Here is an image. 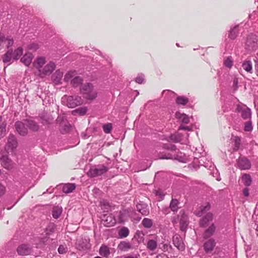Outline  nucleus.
<instances>
[{
    "instance_id": "nucleus-1",
    "label": "nucleus",
    "mask_w": 258,
    "mask_h": 258,
    "mask_svg": "<svg viewBox=\"0 0 258 258\" xmlns=\"http://www.w3.org/2000/svg\"><path fill=\"white\" fill-rule=\"evenodd\" d=\"M62 103L69 108H75L83 103L82 98L77 95H64L61 98Z\"/></svg>"
},
{
    "instance_id": "nucleus-2",
    "label": "nucleus",
    "mask_w": 258,
    "mask_h": 258,
    "mask_svg": "<svg viewBox=\"0 0 258 258\" xmlns=\"http://www.w3.org/2000/svg\"><path fill=\"white\" fill-rule=\"evenodd\" d=\"M80 91L84 97L88 100H94L97 96V93L94 89L93 85L90 83L82 85Z\"/></svg>"
},
{
    "instance_id": "nucleus-3",
    "label": "nucleus",
    "mask_w": 258,
    "mask_h": 258,
    "mask_svg": "<svg viewBox=\"0 0 258 258\" xmlns=\"http://www.w3.org/2000/svg\"><path fill=\"white\" fill-rule=\"evenodd\" d=\"M107 171L108 168L106 166L100 165L91 167L88 171L87 174L91 177H94L101 175Z\"/></svg>"
},
{
    "instance_id": "nucleus-4",
    "label": "nucleus",
    "mask_w": 258,
    "mask_h": 258,
    "mask_svg": "<svg viewBox=\"0 0 258 258\" xmlns=\"http://www.w3.org/2000/svg\"><path fill=\"white\" fill-rule=\"evenodd\" d=\"M56 121L59 124L60 131L62 134L69 132L71 128V126L64 115L58 116Z\"/></svg>"
},
{
    "instance_id": "nucleus-5",
    "label": "nucleus",
    "mask_w": 258,
    "mask_h": 258,
    "mask_svg": "<svg viewBox=\"0 0 258 258\" xmlns=\"http://www.w3.org/2000/svg\"><path fill=\"white\" fill-rule=\"evenodd\" d=\"M235 110L236 112L241 114V116L243 119H247L251 118V110L245 105L242 103L237 104Z\"/></svg>"
},
{
    "instance_id": "nucleus-6",
    "label": "nucleus",
    "mask_w": 258,
    "mask_h": 258,
    "mask_svg": "<svg viewBox=\"0 0 258 258\" xmlns=\"http://www.w3.org/2000/svg\"><path fill=\"white\" fill-rule=\"evenodd\" d=\"M1 165L7 170L12 169L15 165V163L8 155H3L0 158Z\"/></svg>"
},
{
    "instance_id": "nucleus-7",
    "label": "nucleus",
    "mask_w": 258,
    "mask_h": 258,
    "mask_svg": "<svg viewBox=\"0 0 258 258\" xmlns=\"http://www.w3.org/2000/svg\"><path fill=\"white\" fill-rule=\"evenodd\" d=\"M17 146L18 142L16 137L12 134L10 135L8 138L7 142L6 145V150L7 152L9 150L12 151L16 149Z\"/></svg>"
},
{
    "instance_id": "nucleus-8",
    "label": "nucleus",
    "mask_w": 258,
    "mask_h": 258,
    "mask_svg": "<svg viewBox=\"0 0 258 258\" xmlns=\"http://www.w3.org/2000/svg\"><path fill=\"white\" fill-rule=\"evenodd\" d=\"M237 164L241 170H247L251 167L250 161L245 157H240L237 160Z\"/></svg>"
},
{
    "instance_id": "nucleus-9",
    "label": "nucleus",
    "mask_w": 258,
    "mask_h": 258,
    "mask_svg": "<svg viewBox=\"0 0 258 258\" xmlns=\"http://www.w3.org/2000/svg\"><path fill=\"white\" fill-rule=\"evenodd\" d=\"M172 242L174 245L179 250L183 251L185 249V245L182 238L178 234H175L172 237Z\"/></svg>"
},
{
    "instance_id": "nucleus-10",
    "label": "nucleus",
    "mask_w": 258,
    "mask_h": 258,
    "mask_svg": "<svg viewBox=\"0 0 258 258\" xmlns=\"http://www.w3.org/2000/svg\"><path fill=\"white\" fill-rule=\"evenodd\" d=\"M17 251L20 255H28L31 253L32 248L27 244H22L18 247Z\"/></svg>"
},
{
    "instance_id": "nucleus-11",
    "label": "nucleus",
    "mask_w": 258,
    "mask_h": 258,
    "mask_svg": "<svg viewBox=\"0 0 258 258\" xmlns=\"http://www.w3.org/2000/svg\"><path fill=\"white\" fill-rule=\"evenodd\" d=\"M15 127L17 132L21 136H24L27 134V128L22 122L20 121H16L15 123Z\"/></svg>"
},
{
    "instance_id": "nucleus-12",
    "label": "nucleus",
    "mask_w": 258,
    "mask_h": 258,
    "mask_svg": "<svg viewBox=\"0 0 258 258\" xmlns=\"http://www.w3.org/2000/svg\"><path fill=\"white\" fill-rule=\"evenodd\" d=\"M55 68L56 65L54 62L50 61L41 70V72H40V74L44 75H49L54 70Z\"/></svg>"
},
{
    "instance_id": "nucleus-13",
    "label": "nucleus",
    "mask_w": 258,
    "mask_h": 258,
    "mask_svg": "<svg viewBox=\"0 0 258 258\" xmlns=\"http://www.w3.org/2000/svg\"><path fill=\"white\" fill-rule=\"evenodd\" d=\"M180 214L181 215V217L179 219L180 223V229L182 231H185L187 226V217L184 214V212L183 210L180 211Z\"/></svg>"
},
{
    "instance_id": "nucleus-14",
    "label": "nucleus",
    "mask_w": 258,
    "mask_h": 258,
    "mask_svg": "<svg viewBox=\"0 0 258 258\" xmlns=\"http://www.w3.org/2000/svg\"><path fill=\"white\" fill-rule=\"evenodd\" d=\"M216 245V242L213 238H211L206 241L204 244V248L206 253H209L213 251Z\"/></svg>"
},
{
    "instance_id": "nucleus-15",
    "label": "nucleus",
    "mask_w": 258,
    "mask_h": 258,
    "mask_svg": "<svg viewBox=\"0 0 258 258\" xmlns=\"http://www.w3.org/2000/svg\"><path fill=\"white\" fill-rule=\"evenodd\" d=\"M105 218L103 224L106 227H111L115 225L116 223L117 220L115 218L114 216L112 214H109L108 215H105L104 216Z\"/></svg>"
},
{
    "instance_id": "nucleus-16",
    "label": "nucleus",
    "mask_w": 258,
    "mask_h": 258,
    "mask_svg": "<svg viewBox=\"0 0 258 258\" xmlns=\"http://www.w3.org/2000/svg\"><path fill=\"white\" fill-rule=\"evenodd\" d=\"M182 153H179L174 157V159L178 160L180 162H184V158L182 155ZM159 158L161 159H172L173 157L170 154H161L159 155Z\"/></svg>"
},
{
    "instance_id": "nucleus-17",
    "label": "nucleus",
    "mask_w": 258,
    "mask_h": 258,
    "mask_svg": "<svg viewBox=\"0 0 258 258\" xmlns=\"http://www.w3.org/2000/svg\"><path fill=\"white\" fill-rule=\"evenodd\" d=\"M137 209L143 215H147L149 213V208L148 205L142 202L138 203L136 206Z\"/></svg>"
},
{
    "instance_id": "nucleus-18",
    "label": "nucleus",
    "mask_w": 258,
    "mask_h": 258,
    "mask_svg": "<svg viewBox=\"0 0 258 258\" xmlns=\"http://www.w3.org/2000/svg\"><path fill=\"white\" fill-rule=\"evenodd\" d=\"M213 219V215L211 213H207L200 221V225L201 227H205L207 226L209 222L212 221Z\"/></svg>"
},
{
    "instance_id": "nucleus-19",
    "label": "nucleus",
    "mask_w": 258,
    "mask_h": 258,
    "mask_svg": "<svg viewBox=\"0 0 258 258\" xmlns=\"http://www.w3.org/2000/svg\"><path fill=\"white\" fill-rule=\"evenodd\" d=\"M45 58L44 57H39L34 61L33 65L34 68L38 70L39 73L41 72V68L45 63Z\"/></svg>"
},
{
    "instance_id": "nucleus-20",
    "label": "nucleus",
    "mask_w": 258,
    "mask_h": 258,
    "mask_svg": "<svg viewBox=\"0 0 258 258\" xmlns=\"http://www.w3.org/2000/svg\"><path fill=\"white\" fill-rule=\"evenodd\" d=\"M216 230V226L214 223L212 224L210 227L206 229L203 233V237L206 239L211 237L214 233Z\"/></svg>"
},
{
    "instance_id": "nucleus-21",
    "label": "nucleus",
    "mask_w": 258,
    "mask_h": 258,
    "mask_svg": "<svg viewBox=\"0 0 258 258\" xmlns=\"http://www.w3.org/2000/svg\"><path fill=\"white\" fill-rule=\"evenodd\" d=\"M117 222L119 223H124L128 219V213L126 210L120 211L117 216Z\"/></svg>"
},
{
    "instance_id": "nucleus-22",
    "label": "nucleus",
    "mask_w": 258,
    "mask_h": 258,
    "mask_svg": "<svg viewBox=\"0 0 258 258\" xmlns=\"http://www.w3.org/2000/svg\"><path fill=\"white\" fill-rule=\"evenodd\" d=\"M99 253L102 256L108 258L111 252L110 248L107 245L102 244L99 248Z\"/></svg>"
},
{
    "instance_id": "nucleus-23",
    "label": "nucleus",
    "mask_w": 258,
    "mask_h": 258,
    "mask_svg": "<svg viewBox=\"0 0 258 258\" xmlns=\"http://www.w3.org/2000/svg\"><path fill=\"white\" fill-rule=\"evenodd\" d=\"M33 55L31 53L28 52L25 54L21 59V61L26 66H29L32 62Z\"/></svg>"
},
{
    "instance_id": "nucleus-24",
    "label": "nucleus",
    "mask_w": 258,
    "mask_h": 258,
    "mask_svg": "<svg viewBox=\"0 0 258 258\" xmlns=\"http://www.w3.org/2000/svg\"><path fill=\"white\" fill-rule=\"evenodd\" d=\"M63 76V73L61 72L60 70H57L56 72L53 74L52 76V79L53 82L56 84H58L60 83V81L62 79Z\"/></svg>"
},
{
    "instance_id": "nucleus-25",
    "label": "nucleus",
    "mask_w": 258,
    "mask_h": 258,
    "mask_svg": "<svg viewBox=\"0 0 258 258\" xmlns=\"http://www.w3.org/2000/svg\"><path fill=\"white\" fill-rule=\"evenodd\" d=\"M182 139V136L179 133H175V134H172L166 139L168 141H171L174 143L180 142Z\"/></svg>"
},
{
    "instance_id": "nucleus-26",
    "label": "nucleus",
    "mask_w": 258,
    "mask_h": 258,
    "mask_svg": "<svg viewBox=\"0 0 258 258\" xmlns=\"http://www.w3.org/2000/svg\"><path fill=\"white\" fill-rule=\"evenodd\" d=\"M76 188V185L75 183H66L62 186V191L66 194L72 192Z\"/></svg>"
},
{
    "instance_id": "nucleus-27",
    "label": "nucleus",
    "mask_w": 258,
    "mask_h": 258,
    "mask_svg": "<svg viewBox=\"0 0 258 258\" xmlns=\"http://www.w3.org/2000/svg\"><path fill=\"white\" fill-rule=\"evenodd\" d=\"M242 67L244 70L247 73L251 74L252 72V62L248 60H244L242 63Z\"/></svg>"
},
{
    "instance_id": "nucleus-28",
    "label": "nucleus",
    "mask_w": 258,
    "mask_h": 258,
    "mask_svg": "<svg viewBox=\"0 0 258 258\" xmlns=\"http://www.w3.org/2000/svg\"><path fill=\"white\" fill-rule=\"evenodd\" d=\"M132 248L131 244L127 241H121L118 245V248L121 251H126Z\"/></svg>"
},
{
    "instance_id": "nucleus-29",
    "label": "nucleus",
    "mask_w": 258,
    "mask_h": 258,
    "mask_svg": "<svg viewBox=\"0 0 258 258\" xmlns=\"http://www.w3.org/2000/svg\"><path fill=\"white\" fill-rule=\"evenodd\" d=\"M130 233V230L126 227H122L118 230V235L119 238H123L127 237Z\"/></svg>"
},
{
    "instance_id": "nucleus-30",
    "label": "nucleus",
    "mask_w": 258,
    "mask_h": 258,
    "mask_svg": "<svg viewBox=\"0 0 258 258\" xmlns=\"http://www.w3.org/2000/svg\"><path fill=\"white\" fill-rule=\"evenodd\" d=\"M175 116L184 123H188L189 122V118L188 116L184 113H181L179 112H177L175 113Z\"/></svg>"
},
{
    "instance_id": "nucleus-31",
    "label": "nucleus",
    "mask_w": 258,
    "mask_h": 258,
    "mask_svg": "<svg viewBox=\"0 0 258 258\" xmlns=\"http://www.w3.org/2000/svg\"><path fill=\"white\" fill-rule=\"evenodd\" d=\"M238 34V25H235L233 28H231L229 31V37L231 39H235Z\"/></svg>"
},
{
    "instance_id": "nucleus-32",
    "label": "nucleus",
    "mask_w": 258,
    "mask_h": 258,
    "mask_svg": "<svg viewBox=\"0 0 258 258\" xmlns=\"http://www.w3.org/2000/svg\"><path fill=\"white\" fill-rule=\"evenodd\" d=\"M211 208V204L209 203H206L205 205H203L200 207V211H199L197 215L199 216H201L203 214L205 213Z\"/></svg>"
},
{
    "instance_id": "nucleus-33",
    "label": "nucleus",
    "mask_w": 258,
    "mask_h": 258,
    "mask_svg": "<svg viewBox=\"0 0 258 258\" xmlns=\"http://www.w3.org/2000/svg\"><path fill=\"white\" fill-rule=\"evenodd\" d=\"M27 126L29 128L33 131H37L39 130V126L33 120H29L27 121Z\"/></svg>"
},
{
    "instance_id": "nucleus-34",
    "label": "nucleus",
    "mask_w": 258,
    "mask_h": 258,
    "mask_svg": "<svg viewBox=\"0 0 258 258\" xmlns=\"http://www.w3.org/2000/svg\"><path fill=\"white\" fill-rule=\"evenodd\" d=\"M13 50L10 49L4 55L3 57V61L5 63L9 62L12 59L13 57Z\"/></svg>"
},
{
    "instance_id": "nucleus-35",
    "label": "nucleus",
    "mask_w": 258,
    "mask_h": 258,
    "mask_svg": "<svg viewBox=\"0 0 258 258\" xmlns=\"http://www.w3.org/2000/svg\"><path fill=\"white\" fill-rule=\"evenodd\" d=\"M82 82L83 80L81 77L75 76L74 78L71 80V84L73 87H76L79 86Z\"/></svg>"
},
{
    "instance_id": "nucleus-36",
    "label": "nucleus",
    "mask_w": 258,
    "mask_h": 258,
    "mask_svg": "<svg viewBox=\"0 0 258 258\" xmlns=\"http://www.w3.org/2000/svg\"><path fill=\"white\" fill-rule=\"evenodd\" d=\"M178 204L179 202L177 200L173 199H172L169 205V208L170 210L174 212H176L179 208Z\"/></svg>"
},
{
    "instance_id": "nucleus-37",
    "label": "nucleus",
    "mask_w": 258,
    "mask_h": 258,
    "mask_svg": "<svg viewBox=\"0 0 258 258\" xmlns=\"http://www.w3.org/2000/svg\"><path fill=\"white\" fill-rule=\"evenodd\" d=\"M23 49L21 47H18L17 49L15 50L13 53V58L15 60H18L20 56L23 54Z\"/></svg>"
},
{
    "instance_id": "nucleus-38",
    "label": "nucleus",
    "mask_w": 258,
    "mask_h": 258,
    "mask_svg": "<svg viewBox=\"0 0 258 258\" xmlns=\"http://www.w3.org/2000/svg\"><path fill=\"white\" fill-rule=\"evenodd\" d=\"M77 75V73L75 71H71L68 72L64 76V81L66 82L71 81L72 79Z\"/></svg>"
},
{
    "instance_id": "nucleus-39",
    "label": "nucleus",
    "mask_w": 258,
    "mask_h": 258,
    "mask_svg": "<svg viewBox=\"0 0 258 258\" xmlns=\"http://www.w3.org/2000/svg\"><path fill=\"white\" fill-rule=\"evenodd\" d=\"M62 213V209L59 206L54 207L52 209V216L53 218L57 219L61 215Z\"/></svg>"
},
{
    "instance_id": "nucleus-40",
    "label": "nucleus",
    "mask_w": 258,
    "mask_h": 258,
    "mask_svg": "<svg viewBox=\"0 0 258 258\" xmlns=\"http://www.w3.org/2000/svg\"><path fill=\"white\" fill-rule=\"evenodd\" d=\"M242 181L245 186H249L251 183V178L250 176L247 174H244L242 176Z\"/></svg>"
},
{
    "instance_id": "nucleus-41",
    "label": "nucleus",
    "mask_w": 258,
    "mask_h": 258,
    "mask_svg": "<svg viewBox=\"0 0 258 258\" xmlns=\"http://www.w3.org/2000/svg\"><path fill=\"white\" fill-rule=\"evenodd\" d=\"M188 102V99L184 96H178L176 99V102L178 105H184L187 103Z\"/></svg>"
},
{
    "instance_id": "nucleus-42",
    "label": "nucleus",
    "mask_w": 258,
    "mask_h": 258,
    "mask_svg": "<svg viewBox=\"0 0 258 258\" xmlns=\"http://www.w3.org/2000/svg\"><path fill=\"white\" fill-rule=\"evenodd\" d=\"M147 248L150 250H155L157 246V243L156 241L153 239L149 240L147 242Z\"/></svg>"
},
{
    "instance_id": "nucleus-43",
    "label": "nucleus",
    "mask_w": 258,
    "mask_h": 258,
    "mask_svg": "<svg viewBox=\"0 0 258 258\" xmlns=\"http://www.w3.org/2000/svg\"><path fill=\"white\" fill-rule=\"evenodd\" d=\"M7 122L3 121L0 124V137L3 138L6 135Z\"/></svg>"
},
{
    "instance_id": "nucleus-44",
    "label": "nucleus",
    "mask_w": 258,
    "mask_h": 258,
    "mask_svg": "<svg viewBox=\"0 0 258 258\" xmlns=\"http://www.w3.org/2000/svg\"><path fill=\"white\" fill-rule=\"evenodd\" d=\"M87 112V108L85 107H81L78 109H77L72 111V113L74 115L78 114L80 115H83L86 114Z\"/></svg>"
},
{
    "instance_id": "nucleus-45",
    "label": "nucleus",
    "mask_w": 258,
    "mask_h": 258,
    "mask_svg": "<svg viewBox=\"0 0 258 258\" xmlns=\"http://www.w3.org/2000/svg\"><path fill=\"white\" fill-rule=\"evenodd\" d=\"M161 249L163 251L168 253H172L173 251L172 246L169 243L163 244Z\"/></svg>"
},
{
    "instance_id": "nucleus-46",
    "label": "nucleus",
    "mask_w": 258,
    "mask_h": 258,
    "mask_svg": "<svg viewBox=\"0 0 258 258\" xmlns=\"http://www.w3.org/2000/svg\"><path fill=\"white\" fill-rule=\"evenodd\" d=\"M143 225L146 228H150L153 225L152 221L148 218H144L142 221Z\"/></svg>"
},
{
    "instance_id": "nucleus-47",
    "label": "nucleus",
    "mask_w": 258,
    "mask_h": 258,
    "mask_svg": "<svg viewBox=\"0 0 258 258\" xmlns=\"http://www.w3.org/2000/svg\"><path fill=\"white\" fill-rule=\"evenodd\" d=\"M102 128L104 133L106 134H109L112 129V125L111 123L104 124L102 126Z\"/></svg>"
},
{
    "instance_id": "nucleus-48",
    "label": "nucleus",
    "mask_w": 258,
    "mask_h": 258,
    "mask_svg": "<svg viewBox=\"0 0 258 258\" xmlns=\"http://www.w3.org/2000/svg\"><path fill=\"white\" fill-rule=\"evenodd\" d=\"M7 38L3 33H0V49L6 46Z\"/></svg>"
},
{
    "instance_id": "nucleus-49",
    "label": "nucleus",
    "mask_w": 258,
    "mask_h": 258,
    "mask_svg": "<svg viewBox=\"0 0 258 258\" xmlns=\"http://www.w3.org/2000/svg\"><path fill=\"white\" fill-rule=\"evenodd\" d=\"M253 126L251 121L249 120L245 122L244 130L245 132H251Z\"/></svg>"
},
{
    "instance_id": "nucleus-50",
    "label": "nucleus",
    "mask_w": 258,
    "mask_h": 258,
    "mask_svg": "<svg viewBox=\"0 0 258 258\" xmlns=\"http://www.w3.org/2000/svg\"><path fill=\"white\" fill-rule=\"evenodd\" d=\"M240 138L239 137H236L235 139L234 147L233 148V150L234 151H237L239 149L240 145Z\"/></svg>"
},
{
    "instance_id": "nucleus-51",
    "label": "nucleus",
    "mask_w": 258,
    "mask_h": 258,
    "mask_svg": "<svg viewBox=\"0 0 258 258\" xmlns=\"http://www.w3.org/2000/svg\"><path fill=\"white\" fill-rule=\"evenodd\" d=\"M135 81L139 84H142L144 82V76L143 74H139L136 78Z\"/></svg>"
},
{
    "instance_id": "nucleus-52",
    "label": "nucleus",
    "mask_w": 258,
    "mask_h": 258,
    "mask_svg": "<svg viewBox=\"0 0 258 258\" xmlns=\"http://www.w3.org/2000/svg\"><path fill=\"white\" fill-rule=\"evenodd\" d=\"M54 225L53 224H50L46 228L47 234H50L53 233L54 231Z\"/></svg>"
},
{
    "instance_id": "nucleus-53",
    "label": "nucleus",
    "mask_w": 258,
    "mask_h": 258,
    "mask_svg": "<svg viewBox=\"0 0 258 258\" xmlns=\"http://www.w3.org/2000/svg\"><path fill=\"white\" fill-rule=\"evenodd\" d=\"M224 64L226 67L230 68L233 66V62L230 57L227 58L224 61Z\"/></svg>"
},
{
    "instance_id": "nucleus-54",
    "label": "nucleus",
    "mask_w": 258,
    "mask_h": 258,
    "mask_svg": "<svg viewBox=\"0 0 258 258\" xmlns=\"http://www.w3.org/2000/svg\"><path fill=\"white\" fill-rule=\"evenodd\" d=\"M14 43V40L12 38L10 37H7V41L6 47L7 48H9L10 46H12Z\"/></svg>"
},
{
    "instance_id": "nucleus-55",
    "label": "nucleus",
    "mask_w": 258,
    "mask_h": 258,
    "mask_svg": "<svg viewBox=\"0 0 258 258\" xmlns=\"http://www.w3.org/2000/svg\"><path fill=\"white\" fill-rule=\"evenodd\" d=\"M100 204H101V206L104 207V208L106 209L107 210L110 207L109 203L105 200H103V201H101Z\"/></svg>"
},
{
    "instance_id": "nucleus-56",
    "label": "nucleus",
    "mask_w": 258,
    "mask_h": 258,
    "mask_svg": "<svg viewBox=\"0 0 258 258\" xmlns=\"http://www.w3.org/2000/svg\"><path fill=\"white\" fill-rule=\"evenodd\" d=\"M164 148L167 150L171 151H175L176 150V146L174 145H164Z\"/></svg>"
},
{
    "instance_id": "nucleus-57",
    "label": "nucleus",
    "mask_w": 258,
    "mask_h": 258,
    "mask_svg": "<svg viewBox=\"0 0 258 258\" xmlns=\"http://www.w3.org/2000/svg\"><path fill=\"white\" fill-rule=\"evenodd\" d=\"M58 252L60 254H63L67 252V247L62 245H60L58 248Z\"/></svg>"
},
{
    "instance_id": "nucleus-58",
    "label": "nucleus",
    "mask_w": 258,
    "mask_h": 258,
    "mask_svg": "<svg viewBox=\"0 0 258 258\" xmlns=\"http://www.w3.org/2000/svg\"><path fill=\"white\" fill-rule=\"evenodd\" d=\"M38 47L37 44H35V43L31 44L28 46V48L29 50H36L38 49Z\"/></svg>"
},
{
    "instance_id": "nucleus-59",
    "label": "nucleus",
    "mask_w": 258,
    "mask_h": 258,
    "mask_svg": "<svg viewBox=\"0 0 258 258\" xmlns=\"http://www.w3.org/2000/svg\"><path fill=\"white\" fill-rule=\"evenodd\" d=\"M155 194L157 196H159L160 200H162L163 199L164 195L163 194L161 190H157L155 191Z\"/></svg>"
},
{
    "instance_id": "nucleus-60",
    "label": "nucleus",
    "mask_w": 258,
    "mask_h": 258,
    "mask_svg": "<svg viewBox=\"0 0 258 258\" xmlns=\"http://www.w3.org/2000/svg\"><path fill=\"white\" fill-rule=\"evenodd\" d=\"M6 191L5 187L0 183V196L3 195Z\"/></svg>"
},
{
    "instance_id": "nucleus-61",
    "label": "nucleus",
    "mask_w": 258,
    "mask_h": 258,
    "mask_svg": "<svg viewBox=\"0 0 258 258\" xmlns=\"http://www.w3.org/2000/svg\"><path fill=\"white\" fill-rule=\"evenodd\" d=\"M170 209L169 207V208L165 207V208H163L162 211V212L164 214L166 215V214H168L170 212Z\"/></svg>"
},
{
    "instance_id": "nucleus-62",
    "label": "nucleus",
    "mask_w": 258,
    "mask_h": 258,
    "mask_svg": "<svg viewBox=\"0 0 258 258\" xmlns=\"http://www.w3.org/2000/svg\"><path fill=\"white\" fill-rule=\"evenodd\" d=\"M243 194L245 197H248L249 196V189L246 187L243 189Z\"/></svg>"
},
{
    "instance_id": "nucleus-63",
    "label": "nucleus",
    "mask_w": 258,
    "mask_h": 258,
    "mask_svg": "<svg viewBox=\"0 0 258 258\" xmlns=\"http://www.w3.org/2000/svg\"><path fill=\"white\" fill-rule=\"evenodd\" d=\"M238 79L237 78L234 79L233 80V86L235 87V90H236L238 88Z\"/></svg>"
},
{
    "instance_id": "nucleus-64",
    "label": "nucleus",
    "mask_w": 258,
    "mask_h": 258,
    "mask_svg": "<svg viewBox=\"0 0 258 258\" xmlns=\"http://www.w3.org/2000/svg\"><path fill=\"white\" fill-rule=\"evenodd\" d=\"M156 258H169L167 255L164 254H160L157 255Z\"/></svg>"
}]
</instances>
